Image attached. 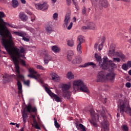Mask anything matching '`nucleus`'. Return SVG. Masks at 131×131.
Instances as JSON below:
<instances>
[{
	"mask_svg": "<svg viewBox=\"0 0 131 131\" xmlns=\"http://www.w3.org/2000/svg\"><path fill=\"white\" fill-rule=\"evenodd\" d=\"M28 77H31V78H34L36 80H37V77L35 75H28Z\"/></svg>",
	"mask_w": 131,
	"mask_h": 131,
	"instance_id": "obj_47",
	"label": "nucleus"
},
{
	"mask_svg": "<svg viewBox=\"0 0 131 131\" xmlns=\"http://www.w3.org/2000/svg\"><path fill=\"white\" fill-rule=\"evenodd\" d=\"M45 30L48 34H51L53 32V27L52 25L47 24L45 26Z\"/></svg>",
	"mask_w": 131,
	"mask_h": 131,
	"instance_id": "obj_15",
	"label": "nucleus"
},
{
	"mask_svg": "<svg viewBox=\"0 0 131 131\" xmlns=\"http://www.w3.org/2000/svg\"><path fill=\"white\" fill-rule=\"evenodd\" d=\"M77 40L79 41V43L77 45V50L79 54H81V53H82L81 51V44L83 43V42H84L85 40L84 39H83V36L81 35L78 36Z\"/></svg>",
	"mask_w": 131,
	"mask_h": 131,
	"instance_id": "obj_10",
	"label": "nucleus"
},
{
	"mask_svg": "<svg viewBox=\"0 0 131 131\" xmlns=\"http://www.w3.org/2000/svg\"><path fill=\"white\" fill-rule=\"evenodd\" d=\"M107 80V78L105 76L104 72L100 71L98 72L97 75V82H105Z\"/></svg>",
	"mask_w": 131,
	"mask_h": 131,
	"instance_id": "obj_9",
	"label": "nucleus"
},
{
	"mask_svg": "<svg viewBox=\"0 0 131 131\" xmlns=\"http://www.w3.org/2000/svg\"><path fill=\"white\" fill-rule=\"evenodd\" d=\"M32 126H34V127L35 128H36V129H40V127L38 125V123L37 122H35L33 124H32Z\"/></svg>",
	"mask_w": 131,
	"mask_h": 131,
	"instance_id": "obj_35",
	"label": "nucleus"
},
{
	"mask_svg": "<svg viewBox=\"0 0 131 131\" xmlns=\"http://www.w3.org/2000/svg\"><path fill=\"white\" fill-rule=\"evenodd\" d=\"M44 59L46 60H48L49 61H51V60H52L53 57H52V56L49 55V54H45Z\"/></svg>",
	"mask_w": 131,
	"mask_h": 131,
	"instance_id": "obj_34",
	"label": "nucleus"
},
{
	"mask_svg": "<svg viewBox=\"0 0 131 131\" xmlns=\"http://www.w3.org/2000/svg\"><path fill=\"white\" fill-rule=\"evenodd\" d=\"M30 110H31L32 112L34 113H36V112H37V108L35 106L32 107V108Z\"/></svg>",
	"mask_w": 131,
	"mask_h": 131,
	"instance_id": "obj_45",
	"label": "nucleus"
},
{
	"mask_svg": "<svg viewBox=\"0 0 131 131\" xmlns=\"http://www.w3.org/2000/svg\"><path fill=\"white\" fill-rule=\"evenodd\" d=\"M73 89L72 93L74 95L76 94V91H78L79 89L81 92L83 93H86L87 94H90V90L86 85L83 84V81L81 80H77L73 82Z\"/></svg>",
	"mask_w": 131,
	"mask_h": 131,
	"instance_id": "obj_3",
	"label": "nucleus"
},
{
	"mask_svg": "<svg viewBox=\"0 0 131 131\" xmlns=\"http://www.w3.org/2000/svg\"><path fill=\"white\" fill-rule=\"evenodd\" d=\"M72 1L71 0H67V4L68 5V6H70V5H71L72 4Z\"/></svg>",
	"mask_w": 131,
	"mask_h": 131,
	"instance_id": "obj_61",
	"label": "nucleus"
},
{
	"mask_svg": "<svg viewBox=\"0 0 131 131\" xmlns=\"http://www.w3.org/2000/svg\"><path fill=\"white\" fill-rule=\"evenodd\" d=\"M51 48L53 52H54V53H55V54L60 53V52L61 51V49L58 47L57 46H53L51 47Z\"/></svg>",
	"mask_w": 131,
	"mask_h": 131,
	"instance_id": "obj_25",
	"label": "nucleus"
},
{
	"mask_svg": "<svg viewBox=\"0 0 131 131\" xmlns=\"http://www.w3.org/2000/svg\"><path fill=\"white\" fill-rule=\"evenodd\" d=\"M19 49L17 48H14V52L15 55V56L14 55V57L16 58L17 60L18 59H20V58L26 59V57H25V49L22 46H20Z\"/></svg>",
	"mask_w": 131,
	"mask_h": 131,
	"instance_id": "obj_6",
	"label": "nucleus"
},
{
	"mask_svg": "<svg viewBox=\"0 0 131 131\" xmlns=\"http://www.w3.org/2000/svg\"><path fill=\"white\" fill-rule=\"evenodd\" d=\"M5 36L8 38L7 41L9 46H13V45H14V42L13 41V37L12 36V34L10 32H9V30L6 31Z\"/></svg>",
	"mask_w": 131,
	"mask_h": 131,
	"instance_id": "obj_11",
	"label": "nucleus"
},
{
	"mask_svg": "<svg viewBox=\"0 0 131 131\" xmlns=\"http://www.w3.org/2000/svg\"><path fill=\"white\" fill-rule=\"evenodd\" d=\"M31 116H32V118H33V123L34 122H36V119H35V116H34V115H31Z\"/></svg>",
	"mask_w": 131,
	"mask_h": 131,
	"instance_id": "obj_56",
	"label": "nucleus"
},
{
	"mask_svg": "<svg viewBox=\"0 0 131 131\" xmlns=\"http://www.w3.org/2000/svg\"><path fill=\"white\" fill-rule=\"evenodd\" d=\"M25 108L27 109V111L29 112V113H31V111H30V110L32 108V106H31V104H30V103H29L27 107Z\"/></svg>",
	"mask_w": 131,
	"mask_h": 131,
	"instance_id": "obj_37",
	"label": "nucleus"
},
{
	"mask_svg": "<svg viewBox=\"0 0 131 131\" xmlns=\"http://www.w3.org/2000/svg\"><path fill=\"white\" fill-rule=\"evenodd\" d=\"M11 4L13 8H17L19 6V2L17 0H12Z\"/></svg>",
	"mask_w": 131,
	"mask_h": 131,
	"instance_id": "obj_28",
	"label": "nucleus"
},
{
	"mask_svg": "<svg viewBox=\"0 0 131 131\" xmlns=\"http://www.w3.org/2000/svg\"><path fill=\"white\" fill-rule=\"evenodd\" d=\"M36 9L37 10H43L45 11V10H48L49 8V5H48L47 2H43L41 3H37L35 4Z\"/></svg>",
	"mask_w": 131,
	"mask_h": 131,
	"instance_id": "obj_8",
	"label": "nucleus"
},
{
	"mask_svg": "<svg viewBox=\"0 0 131 131\" xmlns=\"http://www.w3.org/2000/svg\"><path fill=\"white\" fill-rule=\"evenodd\" d=\"M44 62L45 64H49V62H50V60L44 58Z\"/></svg>",
	"mask_w": 131,
	"mask_h": 131,
	"instance_id": "obj_64",
	"label": "nucleus"
},
{
	"mask_svg": "<svg viewBox=\"0 0 131 131\" xmlns=\"http://www.w3.org/2000/svg\"><path fill=\"white\" fill-rule=\"evenodd\" d=\"M94 57L96 59L97 62H98L99 65L100 66L101 69L107 70V71H109V72H112L113 70H114V69L115 68V64L112 62H108L107 56H104L103 58V62H102L103 61L102 57L97 53L95 54Z\"/></svg>",
	"mask_w": 131,
	"mask_h": 131,
	"instance_id": "obj_2",
	"label": "nucleus"
},
{
	"mask_svg": "<svg viewBox=\"0 0 131 131\" xmlns=\"http://www.w3.org/2000/svg\"><path fill=\"white\" fill-rule=\"evenodd\" d=\"M67 45L69 47H72L74 46V41L73 40H68L67 41Z\"/></svg>",
	"mask_w": 131,
	"mask_h": 131,
	"instance_id": "obj_32",
	"label": "nucleus"
},
{
	"mask_svg": "<svg viewBox=\"0 0 131 131\" xmlns=\"http://www.w3.org/2000/svg\"><path fill=\"white\" fill-rule=\"evenodd\" d=\"M58 13H55L54 14H53V19L54 20H57V19L58 18Z\"/></svg>",
	"mask_w": 131,
	"mask_h": 131,
	"instance_id": "obj_54",
	"label": "nucleus"
},
{
	"mask_svg": "<svg viewBox=\"0 0 131 131\" xmlns=\"http://www.w3.org/2000/svg\"><path fill=\"white\" fill-rule=\"evenodd\" d=\"M27 30H29L30 32H34V29L31 28V27H29L27 28Z\"/></svg>",
	"mask_w": 131,
	"mask_h": 131,
	"instance_id": "obj_55",
	"label": "nucleus"
},
{
	"mask_svg": "<svg viewBox=\"0 0 131 131\" xmlns=\"http://www.w3.org/2000/svg\"><path fill=\"white\" fill-rule=\"evenodd\" d=\"M82 15L86 14V8H85V7L84 6H83V9L82 10Z\"/></svg>",
	"mask_w": 131,
	"mask_h": 131,
	"instance_id": "obj_51",
	"label": "nucleus"
},
{
	"mask_svg": "<svg viewBox=\"0 0 131 131\" xmlns=\"http://www.w3.org/2000/svg\"><path fill=\"white\" fill-rule=\"evenodd\" d=\"M90 123H91V124H93L94 125V126H95V127H97V123H96V122H95V121L91 120L90 121Z\"/></svg>",
	"mask_w": 131,
	"mask_h": 131,
	"instance_id": "obj_50",
	"label": "nucleus"
},
{
	"mask_svg": "<svg viewBox=\"0 0 131 131\" xmlns=\"http://www.w3.org/2000/svg\"><path fill=\"white\" fill-rule=\"evenodd\" d=\"M108 53L111 55L114 54L116 57H119L121 59H125V56L121 53V52H115V45H111L110 47Z\"/></svg>",
	"mask_w": 131,
	"mask_h": 131,
	"instance_id": "obj_7",
	"label": "nucleus"
},
{
	"mask_svg": "<svg viewBox=\"0 0 131 131\" xmlns=\"http://www.w3.org/2000/svg\"><path fill=\"white\" fill-rule=\"evenodd\" d=\"M52 99H54L56 102L59 103V102H62V99L61 97H59L57 95L55 94V93L52 94L50 96Z\"/></svg>",
	"mask_w": 131,
	"mask_h": 131,
	"instance_id": "obj_20",
	"label": "nucleus"
},
{
	"mask_svg": "<svg viewBox=\"0 0 131 131\" xmlns=\"http://www.w3.org/2000/svg\"><path fill=\"white\" fill-rule=\"evenodd\" d=\"M101 126L104 128V129H107V130H108V121L105 120V119H104L103 121L101 122Z\"/></svg>",
	"mask_w": 131,
	"mask_h": 131,
	"instance_id": "obj_23",
	"label": "nucleus"
},
{
	"mask_svg": "<svg viewBox=\"0 0 131 131\" xmlns=\"http://www.w3.org/2000/svg\"><path fill=\"white\" fill-rule=\"evenodd\" d=\"M100 115L102 116V117H103V119L106 118V113H105V110L101 111Z\"/></svg>",
	"mask_w": 131,
	"mask_h": 131,
	"instance_id": "obj_41",
	"label": "nucleus"
},
{
	"mask_svg": "<svg viewBox=\"0 0 131 131\" xmlns=\"http://www.w3.org/2000/svg\"><path fill=\"white\" fill-rule=\"evenodd\" d=\"M71 88L70 84L63 83L61 84V91H62V96L66 100L70 99V93L69 89Z\"/></svg>",
	"mask_w": 131,
	"mask_h": 131,
	"instance_id": "obj_5",
	"label": "nucleus"
},
{
	"mask_svg": "<svg viewBox=\"0 0 131 131\" xmlns=\"http://www.w3.org/2000/svg\"><path fill=\"white\" fill-rule=\"evenodd\" d=\"M24 84H26V85H27V86H30V80H27V81H24Z\"/></svg>",
	"mask_w": 131,
	"mask_h": 131,
	"instance_id": "obj_44",
	"label": "nucleus"
},
{
	"mask_svg": "<svg viewBox=\"0 0 131 131\" xmlns=\"http://www.w3.org/2000/svg\"><path fill=\"white\" fill-rule=\"evenodd\" d=\"M81 29L82 30H86L87 29L95 30V29H96V25L94 23H91L90 24L88 25L87 26H82Z\"/></svg>",
	"mask_w": 131,
	"mask_h": 131,
	"instance_id": "obj_13",
	"label": "nucleus"
},
{
	"mask_svg": "<svg viewBox=\"0 0 131 131\" xmlns=\"http://www.w3.org/2000/svg\"><path fill=\"white\" fill-rule=\"evenodd\" d=\"M0 35L2 37V46L5 48V50L10 55L11 59H12V62H13L15 66V69L16 71L17 78L20 79L24 78V76L23 75L20 74V67L19 66V60L15 57V55L13 54V52L10 49V48L8 47V42H7V39L5 38V36L4 35V33H3V29L0 27Z\"/></svg>",
	"mask_w": 131,
	"mask_h": 131,
	"instance_id": "obj_1",
	"label": "nucleus"
},
{
	"mask_svg": "<svg viewBox=\"0 0 131 131\" xmlns=\"http://www.w3.org/2000/svg\"><path fill=\"white\" fill-rule=\"evenodd\" d=\"M88 66H93V67H96V63L93 62H89L85 63L84 64H81L79 66L81 68H85V67H88Z\"/></svg>",
	"mask_w": 131,
	"mask_h": 131,
	"instance_id": "obj_19",
	"label": "nucleus"
},
{
	"mask_svg": "<svg viewBox=\"0 0 131 131\" xmlns=\"http://www.w3.org/2000/svg\"><path fill=\"white\" fill-rule=\"evenodd\" d=\"M73 26V23L71 22L70 23V25H69V26H68L67 27V29L68 30H70L71 29V28H72V26Z\"/></svg>",
	"mask_w": 131,
	"mask_h": 131,
	"instance_id": "obj_52",
	"label": "nucleus"
},
{
	"mask_svg": "<svg viewBox=\"0 0 131 131\" xmlns=\"http://www.w3.org/2000/svg\"><path fill=\"white\" fill-rule=\"evenodd\" d=\"M20 60L21 61L22 65H23L24 66H26V63L25 62V61L23 59H20Z\"/></svg>",
	"mask_w": 131,
	"mask_h": 131,
	"instance_id": "obj_63",
	"label": "nucleus"
},
{
	"mask_svg": "<svg viewBox=\"0 0 131 131\" xmlns=\"http://www.w3.org/2000/svg\"><path fill=\"white\" fill-rule=\"evenodd\" d=\"M36 68L37 69H40V70L46 71V69H45V68H43L41 65H37Z\"/></svg>",
	"mask_w": 131,
	"mask_h": 131,
	"instance_id": "obj_43",
	"label": "nucleus"
},
{
	"mask_svg": "<svg viewBox=\"0 0 131 131\" xmlns=\"http://www.w3.org/2000/svg\"><path fill=\"white\" fill-rule=\"evenodd\" d=\"M99 4L103 8H107L108 7V2L106 0H100Z\"/></svg>",
	"mask_w": 131,
	"mask_h": 131,
	"instance_id": "obj_26",
	"label": "nucleus"
},
{
	"mask_svg": "<svg viewBox=\"0 0 131 131\" xmlns=\"http://www.w3.org/2000/svg\"><path fill=\"white\" fill-rule=\"evenodd\" d=\"M76 127L78 129L79 127H80V128H81V129H82V131H86V130L85 129V127L84 126V125H83L81 123H80L79 124V126H78V124H77Z\"/></svg>",
	"mask_w": 131,
	"mask_h": 131,
	"instance_id": "obj_30",
	"label": "nucleus"
},
{
	"mask_svg": "<svg viewBox=\"0 0 131 131\" xmlns=\"http://www.w3.org/2000/svg\"><path fill=\"white\" fill-rule=\"evenodd\" d=\"M103 46H104V44L103 43H101V44L99 45L98 46V50L102 51Z\"/></svg>",
	"mask_w": 131,
	"mask_h": 131,
	"instance_id": "obj_53",
	"label": "nucleus"
},
{
	"mask_svg": "<svg viewBox=\"0 0 131 131\" xmlns=\"http://www.w3.org/2000/svg\"><path fill=\"white\" fill-rule=\"evenodd\" d=\"M9 75L5 74L4 76H3V80L4 83H7V82H9L10 81V79H9Z\"/></svg>",
	"mask_w": 131,
	"mask_h": 131,
	"instance_id": "obj_29",
	"label": "nucleus"
},
{
	"mask_svg": "<svg viewBox=\"0 0 131 131\" xmlns=\"http://www.w3.org/2000/svg\"><path fill=\"white\" fill-rule=\"evenodd\" d=\"M25 13H26V14H28V15H29L30 16H32V15H33V13H32L31 11H30L28 9H26L25 10Z\"/></svg>",
	"mask_w": 131,
	"mask_h": 131,
	"instance_id": "obj_42",
	"label": "nucleus"
},
{
	"mask_svg": "<svg viewBox=\"0 0 131 131\" xmlns=\"http://www.w3.org/2000/svg\"><path fill=\"white\" fill-rule=\"evenodd\" d=\"M54 120L55 127H56V128H60V125L59 124V123H58L57 119L56 118H54Z\"/></svg>",
	"mask_w": 131,
	"mask_h": 131,
	"instance_id": "obj_33",
	"label": "nucleus"
},
{
	"mask_svg": "<svg viewBox=\"0 0 131 131\" xmlns=\"http://www.w3.org/2000/svg\"><path fill=\"white\" fill-rule=\"evenodd\" d=\"M70 14L69 13L67 14L64 17V23L62 26L63 28L64 29L67 28V26H68V23L70 22Z\"/></svg>",
	"mask_w": 131,
	"mask_h": 131,
	"instance_id": "obj_12",
	"label": "nucleus"
},
{
	"mask_svg": "<svg viewBox=\"0 0 131 131\" xmlns=\"http://www.w3.org/2000/svg\"><path fill=\"white\" fill-rule=\"evenodd\" d=\"M14 34L15 35H18V36H20L21 37H23L24 36H26V32L24 31L21 32H17V31H14Z\"/></svg>",
	"mask_w": 131,
	"mask_h": 131,
	"instance_id": "obj_24",
	"label": "nucleus"
},
{
	"mask_svg": "<svg viewBox=\"0 0 131 131\" xmlns=\"http://www.w3.org/2000/svg\"><path fill=\"white\" fill-rule=\"evenodd\" d=\"M127 66H128V68H131V61H128L127 62V63H126Z\"/></svg>",
	"mask_w": 131,
	"mask_h": 131,
	"instance_id": "obj_59",
	"label": "nucleus"
},
{
	"mask_svg": "<svg viewBox=\"0 0 131 131\" xmlns=\"http://www.w3.org/2000/svg\"><path fill=\"white\" fill-rule=\"evenodd\" d=\"M121 68L122 69H123V70H124L125 71H126L128 69V67L127 66L126 63H123L122 66Z\"/></svg>",
	"mask_w": 131,
	"mask_h": 131,
	"instance_id": "obj_40",
	"label": "nucleus"
},
{
	"mask_svg": "<svg viewBox=\"0 0 131 131\" xmlns=\"http://www.w3.org/2000/svg\"><path fill=\"white\" fill-rule=\"evenodd\" d=\"M29 72L30 74L29 75H33L34 74H36L37 72L33 69H29Z\"/></svg>",
	"mask_w": 131,
	"mask_h": 131,
	"instance_id": "obj_38",
	"label": "nucleus"
},
{
	"mask_svg": "<svg viewBox=\"0 0 131 131\" xmlns=\"http://www.w3.org/2000/svg\"><path fill=\"white\" fill-rule=\"evenodd\" d=\"M9 26L11 28H15V29H17V28H18V26L14 25H9Z\"/></svg>",
	"mask_w": 131,
	"mask_h": 131,
	"instance_id": "obj_58",
	"label": "nucleus"
},
{
	"mask_svg": "<svg viewBox=\"0 0 131 131\" xmlns=\"http://www.w3.org/2000/svg\"><path fill=\"white\" fill-rule=\"evenodd\" d=\"M113 62H120V58L118 57H114L113 58Z\"/></svg>",
	"mask_w": 131,
	"mask_h": 131,
	"instance_id": "obj_49",
	"label": "nucleus"
},
{
	"mask_svg": "<svg viewBox=\"0 0 131 131\" xmlns=\"http://www.w3.org/2000/svg\"><path fill=\"white\" fill-rule=\"evenodd\" d=\"M67 77L70 80L73 79L74 78V75L72 74V72H68L67 74Z\"/></svg>",
	"mask_w": 131,
	"mask_h": 131,
	"instance_id": "obj_27",
	"label": "nucleus"
},
{
	"mask_svg": "<svg viewBox=\"0 0 131 131\" xmlns=\"http://www.w3.org/2000/svg\"><path fill=\"white\" fill-rule=\"evenodd\" d=\"M118 110L120 109V112H125L131 116V107L129 104H126L125 102L119 100L118 101Z\"/></svg>",
	"mask_w": 131,
	"mask_h": 131,
	"instance_id": "obj_4",
	"label": "nucleus"
},
{
	"mask_svg": "<svg viewBox=\"0 0 131 131\" xmlns=\"http://www.w3.org/2000/svg\"><path fill=\"white\" fill-rule=\"evenodd\" d=\"M26 111H26V108H25L22 112L23 119H24V118H27V117H28V115H27V113H26Z\"/></svg>",
	"mask_w": 131,
	"mask_h": 131,
	"instance_id": "obj_31",
	"label": "nucleus"
},
{
	"mask_svg": "<svg viewBox=\"0 0 131 131\" xmlns=\"http://www.w3.org/2000/svg\"><path fill=\"white\" fill-rule=\"evenodd\" d=\"M81 61H82L81 57H77L75 58V59H74L72 60V64H74V65H75V64H80V63H81Z\"/></svg>",
	"mask_w": 131,
	"mask_h": 131,
	"instance_id": "obj_21",
	"label": "nucleus"
},
{
	"mask_svg": "<svg viewBox=\"0 0 131 131\" xmlns=\"http://www.w3.org/2000/svg\"><path fill=\"white\" fill-rule=\"evenodd\" d=\"M45 91H46V92H47V93L48 94V95H49V96H51L52 94L54 93L52 92V91H51V90H50L49 89V88H48L47 86L45 87Z\"/></svg>",
	"mask_w": 131,
	"mask_h": 131,
	"instance_id": "obj_36",
	"label": "nucleus"
},
{
	"mask_svg": "<svg viewBox=\"0 0 131 131\" xmlns=\"http://www.w3.org/2000/svg\"><path fill=\"white\" fill-rule=\"evenodd\" d=\"M106 80L110 79L111 81H114V79H115V73L112 72V73H108L106 75Z\"/></svg>",
	"mask_w": 131,
	"mask_h": 131,
	"instance_id": "obj_16",
	"label": "nucleus"
},
{
	"mask_svg": "<svg viewBox=\"0 0 131 131\" xmlns=\"http://www.w3.org/2000/svg\"><path fill=\"white\" fill-rule=\"evenodd\" d=\"M26 36H24L23 37V40H24V41H26L27 42H29V37H25Z\"/></svg>",
	"mask_w": 131,
	"mask_h": 131,
	"instance_id": "obj_46",
	"label": "nucleus"
},
{
	"mask_svg": "<svg viewBox=\"0 0 131 131\" xmlns=\"http://www.w3.org/2000/svg\"><path fill=\"white\" fill-rule=\"evenodd\" d=\"M90 114H91L92 115H95V111H94V110L91 109V110L90 111Z\"/></svg>",
	"mask_w": 131,
	"mask_h": 131,
	"instance_id": "obj_62",
	"label": "nucleus"
},
{
	"mask_svg": "<svg viewBox=\"0 0 131 131\" xmlns=\"http://www.w3.org/2000/svg\"><path fill=\"white\" fill-rule=\"evenodd\" d=\"M50 76L52 78V80H55V81H59L60 80V77L56 73L51 72Z\"/></svg>",
	"mask_w": 131,
	"mask_h": 131,
	"instance_id": "obj_18",
	"label": "nucleus"
},
{
	"mask_svg": "<svg viewBox=\"0 0 131 131\" xmlns=\"http://www.w3.org/2000/svg\"><path fill=\"white\" fill-rule=\"evenodd\" d=\"M17 89H18V95H22L23 93V90H22V83L18 80H17Z\"/></svg>",
	"mask_w": 131,
	"mask_h": 131,
	"instance_id": "obj_17",
	"label": "nucleus"
},
{
	"mask_svg": "<svg viewBox=\"0 0 131 131\" xmlns=\"http://www.w3.org/2000/svg\"><path fill=\"white\" fill-rule=\"evenodd\" d=\"M105 40H106V38L104 36L102 37L101 38V43L104 44L105 42Z\"/></svg>",
	"mask_w": 131,
	"mask_h": 131,
	"instance_id": "obj_60",
	"label": "nucleus"
},
{
	"mask_svg": "<svg viewBox=\"0 0 131 131\" xmlns=\"http://www.w3.org/2000/svg\"><path fill=\"white\" fill-rule=\"evenodd\" d=\"M121 128L123 131H128V126H127L126 125H122Z\"/></svg>",
	"mask_w": 131,
	"mask_h": 131,
	"instance_id": "obj_39",
	"label": "nucleus"
},
{
	"mask_svg": "<svg viewBox=\"0 0 131 131\" xmlns=\"http://www.w3.org/2000/svg\"><path fill=\"white\" fill-rule=\"evenodd\" d=\"M73 55H74V53H73V51L70 50L68 51L67 54V59L70 62L72 61V57H73Z\"/></svg>",
	"mask_w": 131,
	"mask_h": 131,
	"instance_id": "obj_22",
	"label": "nucleus"
},
{
	"mask_svg": "<svg viewBox=\"0 0 131 131\" xmlns=\"http://www.w3.org/2000/svg\"><path fill=\"white\" fill-rule=\"evenodd\" d=\"M19 17L21 21L23 22H26L28 20V16L24 12H20L19 14Z\"/></svg>",
	"mask_w": 131,
	"mask_h": 131,
	"instance_id": "obj_14",
	"label": "nucleus"
},
{
	"mask_svg": "<svg viewBox=\"0 0 131 131\" xmlns=\"http://www.w3.org/2000/svg\"><path fill=\"white\" fill-rule=\"evenodd\" d=\"M125 86L126 87V88H128V89H129V88H130V86H131V83H130V82H127V83H126V84H125Z\"/></svg>",
	"mask_w": 131,
	"mask_h": 131,
	"instance_id": "obj_57",
	"label": "nucleus"
},
{
	"mask_svg": "<svg viewBox=\"0 0 131 131\" xmlns=\"http://www.w3.org/2000/svg\"><path fill=\"white\" fill-rule=\"evenodd\" d=\"M6 17V14L5 12L3 11H0V18H5Z\"/></svg>",
	"mask_w": 131,
	"mask_h": 131,
	"instance_id": "obj_48",
	"label": "nucleus"
}]
</instances>
